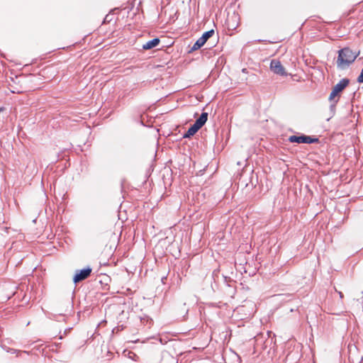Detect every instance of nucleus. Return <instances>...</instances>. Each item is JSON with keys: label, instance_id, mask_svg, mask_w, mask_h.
<instances>
[{"label": "nucleus", "instance_id": "obj_10", "mask_svg": "<svg viewBox=\"0 0 363 363\" xmlns=\"http://www.w3.org/2000/svg\"><path fill=\"white\" fill-rule=\"evenodd\" d=\"M339 94H340V93H338V92L335 91V90H334V89H333V90H332V91H331V93H330V94L329 99H330V101L334 100V99H335V97H336V96H337V95H338Z\"/></svg>", "mask_w": 363, "mask_h": 363}, {"label": "nucleus", "instance_id": "obj_1", "mask_svg": "<svg viewBox=\"0 0 363 363\" xmlns=\"http://www.w3.org/2000/svg\"><path fill=\"white\" fill-rule=\"evenodd\" d=\"M359 52L352 51L348 48H345L338 52L337 66L341 69L347 68L352 64L359 55Z\"/></svg>", "mask_w": 363, "mask_h": 363}, {"label": "nucleus", "instance_id": "obj_9", "mask_svg": "<svg viewBox=\"0 0 363 363\" xmlns=\"http://www.w3.org/2000/svg\"><path fill=\"white\" fill-rule=\"evenodd\" d=\"M214 33V30H208L207 32H205L202 36L201 37V38H203V40H204V41H207V40L211 38L213 34Z\"/></svg>", "mask_w": 363, "mask_h": 363}, {"label": "nucleus", "instance_id": "obj_5", "mask_svg": "<svg viewBox=\"0 0 363 363\" xmlns=\"http://www.w3.org/2000/svg\"><path fill=\"white\" fill-rule=\"evenodd\" d=\"M289 140L291 143H306L310 144L313 143L315 140L311 138L309 136H296V135H291L289 137Z\"/></svg>", "mask_w": 363, "mask_h": 363}, {"label": "nucleus", "instance_id": "obj_8", "mask_svg": "<svg viewBox=\"0 0 363 363\" xmlns=\"http://www.w3.org/2000/svg\"><path fill=\"white\" fill-rule=\"evenodd\" d=\"M206 43V41L203 40L201 37L196 41V43L194 44V45L191 48V50H196L201 48L204 44Z\"/></svg>", "mask_w": 363, "mask_h": 363}, {"label": "nucleus", "instance_id": "obj_12", "mask_svg": "<svg viewBox=\"0 0 363 363\" xmlns=\"http://www.w3.org/2000/svg\"><path fill=\"white\" fill-rule=\"evenodd\" d=\"M357 82L359 83H363V67H362L360 74L359 75V77L357 78Z\"/></svg>", "mask_w": 363, "mask_h": 363}, {"label": "nucleus", "instance_id": "obj_6", "mask_svg": "<svg viewBox=\"0 0 363 363\" xmlns=\"http://www.w3.org/2000/svg\"><path fill=\"white\" fill-rule=\"evenodd\" d=\"M349 84V80L347 79H341L333 88L335 91L340 93Z\"/></svg>", "mask_w": 363, "mask_h": 363}, {"label": "nucleus", "instance_id": "obj_7", "mask_svg": "<svg viewBox=\"0 0 363 363\" xmlns=\"http://www.w3.org/2000/svg\"><path fill=\"white\" fill-rule=\"evenodd\" d=\"M160 43V39L159 38H154L151 40L147 41L146 43L143 44V48L144 50H150L151 48H153L158 45Z\"/></svg>", "mask_w": 363, "mask_h": 363}, {"label": "nucleus", "instance_id": "obj_13", "mask_svg": "<svg viewBox=\"0 0 363 363\" xmlns=\"http://www.w3.org/2000/svg\"><path fill=\"white\" fill-rule=\"evenodd\" d=\"M228 25H229V26H231V27H233V28H235V27H236V26H235V25H230V23H229Z\"/></svg>", "mask_w": 363, "mask_h": 363}, {"label": "nucleus", "instance_id": "obj_14", "mask_svg": "<svg viewBox=\"0 0 363 363\" xmlns=\"http://www.w3.org/2000/svg\"><path fill=\"white\" fill-rule=\"evenodd\" d=\"M3 110V108H0V112Z\"/></svg>", "mask_w": 363, "mask_h": 363}, {"label": "nucleus", "instance_id": "obj_3", "mask_svg": "<svg viewBox=\"0 0 363 363\" xmlns=\"http://www.w3.org/2000/svg\"><path fill=\"white\" fill-rule=\"evenodd\" d=\"M270 70L275 74L286 77L288 75L285 68L281 65V62L277 60H272L269 65Z\"/></svg>", "mask_w": 363, "mask_h": 363}, {"label": "nucleus", "instance_id": "obj_11", "mask_svg": "<svg viewBox=\"0 0 363 363\" xmlns=\"http://www.w3.org/2000/svg\"><path fill=\"white\" fill-rule=\"evenodd\" d=\"M339 94H340V93H338V92L335 91V90H334V89H333V90H332V91H331V93H330V94L329 99H330V101L334 100V99H335V97H336V96H337V95H338Z\"/></svg>", "mask_w": 363, "mask_h": 363}, {"label": "nucleus", "instance_id": "obj_2", "mask_svg": "<svg viewBox=\"0 0 363 363\" xmlns=\"http://www.w3.org/2000/svg\"><path fill=\"white\" fill-rule=\"evenodd\" d=\"M208 113L206 112L202 113L194 124L191 126L186 133L184 134V138L194 135L206 123Z\"/></svg>", "mask_w": 363, "mask_h": 363}, {"label": "nucleus", "instance_id": "obj_4", "mask_svg": "<svg viewBox=\"0 0 363 363\" xmlns=\"http://www.w3.org/2000/svg\"><path fill=\"white\" fill-rule=\"evenodd\" d=\"M91 272V269L90 267H86L84 269H82L79 271H77L74 278L73 281L74 283H77L80 281H82L87 278Z\"/></svg>", "mask_w": 363, "mask_h": 363}]
</instances>
